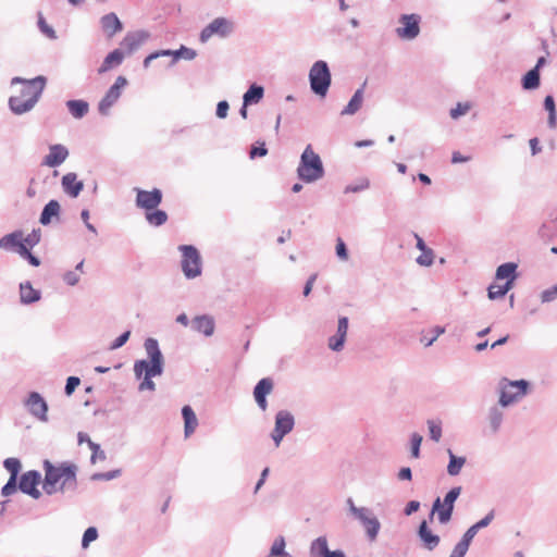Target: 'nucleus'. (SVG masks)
Here are the masks:
<instances>
[{"label": "nucleus", "instance_id": "4be33fe9", "mask_svg": "<svg viewBox=\"0 0 557 557\" xmlns=\"http://www.w3.org/2000/svg\"><path fill=\"white\" fill-rule=\"evenodd\" d=\"M63 191L71 198H77L84 189L83 181L77 180V174L69 172L61 180Z\"/></svg>", "mask_w": 557, "mask_h": 557}, {"label": "nucleus", "instance_id": "680f3d73", "mask_svg": "<svg viewBox=\"0 0 557 557\" xmlns=\"http://www.w3.org/2000/svg\"><path fill=\"white\" fill-rule=\"evenodd\" d=\"M81 384V379L78 376H69L66 379V383H65V387H64V393L66 396H71L75 389L77 388V386Z\"/></svg>", "mask_w": 557, "mask_h": 557}, {"label": "nucleus", "instance_id": "4468645a", "mask_svg": "<svg viewBox=\"0 0 557 557\" xmlns=\"http://www.w3.org/2000/svg\"><path fill=\"white\" fill-rule=\"evenodd\" d=\"M358 513L357 520L364 527L367 536L370 541H374L381 529L379 519L373 515L370 508L356 510Z\"/></svg>", "mask_w": 557, "mask_h": 557}, {"label": "nucleus", "instance_id": "aec40b11", "mask_svg": "<svg viewBox=\"0 0 557 557\" xmlns=\"http://www.w3.org/2000/svg\"><path fill=\"white\" fill-rule=\"evenodd\" d=\"M67 157V148L61 144H54L49 147V153L44 158L42 164L50 168H58Z\"/></svg>", "mask_w": 557, "mask_h": 557}, {"label": "nucleus", "instance_id": "e433bc0d", "mask_svg": "<svg viewBox=\"0 0 557 557\" xmlns=\"http://www.w3.org/2000/svg\"><path fill=\"white\" fill-rule=\"evenodd\" d=\"M495 518V510L492 509L485 517H483L481 520L472 524L465 533L463 536H466L470 542H472L473 537L476 535V533L491 524L493 519Z\"/></svg>", "mask_w": 557, "mask_h": 557}, {"label": "nucleus", "instance_id": "f03ea898", "mask_svg": "<svg viewBox=\"0 0 557 557\" xmlns=\"http://www.w3.org/2000/svg\"><path fill=\"white\" fill-rule=\"evenodd\" d=\"M324 166L318 153L312 149L311 145H307L300 156L297 168V176L305 183L315 182L324 176Z\"/></svg>", "mask_w": 557, "mask_h": 557}, {"label": "nucleus", "instance_id": "7c9ffc66", "mask_svg": "<svg viewBox=\"0 0 557 557\" xmlns=\"http://www.w3.org/2000/svg\"><path fill=\"white\" fill-rule=\"evenodd\" d=\"M366 83L358 88L350 100L348 101L347 106L342 110V115H352L359 111V109L362 106L363 101V90H364Z\"/></svg>", "mask_w": 557, "mask_h": 557}, {"label": "nucleus", "instance_id": "052dcab7", "mask_svg": "<svg viewBox=\"0 0 557 557\" xmlns=\"http://www.w3.org/2000/svg\"><path fill=\"white\" fill-rule=\"evenodd\" d=\"M285 545L286 544L283 536L276 537L271 547L270 555L280 557L285 552Z\"/></svg>", "mask_w": 557, "mask_h": 557}, {"label": "nucleus", "instance_id": "58836bf2", "mask_svg": "<svg viewBox=\"0 0 557 557\" xmlns=\"http://www.w3.org/2000/svg\"><path fill=\"white\" fill-rule=\"evenodd\" d=\"M544 109L548 112L547 125L550 129L557 127V111L555 99L552 95H547L543 101Z\"/></svg>", "mask_w": 557, "mask_h": 557}, {"label": "nucleus", "instance_id": "ea45409f", "mask_svg": "<svg viewBox=\"0 0 557 557\" xmlns=\"http://www.w3.org/2000/svg\"><path fill=\"white\" fill-rule=\"evenodd\" d=\"M147 222L152 226H161L168 221V213L164 210L154 208L145 213Z\"/></svg>", "mask_w": 557, "mask_h": 557}, {"label": "nucleus", "instance_id": "13d9d810", "mask_svg": "<svg viewBox=\"0 0 557 557\" xmlns=\"http://www.w3.org/2000/svg\"><path fill=\"white\" fill-rule=\"evenodd\" d=\"M18 490L17 479L9 478L8 482L1 488V495L4 497L11 496Z\"/></svg>", "mask_w": 557, "mask_h": 557}, {"label": "nucleus", "instance_id": "6e6552de", "mask_svg": "<svg viewBox=\"0 0 557 557\" xmlns=\"http://www.w3.org/2000/svg\"><path fill=\"white\" fill-rule=\"evenodd\" d=\"M295 426V418L288 410H280L275 414L274 429L270 436L275 446L278 447L283 438L289 434Z\"/></svg>", "mask_w": 557, "mask_h": 557}, {"label": "nucleus", "instance_id": "0e129e2a", "mask_svg": "<svg viewBox=\"0 0 557 557\" xmlns=\"http://www.w3.org/2000/svg\"><path fill=\"white\" fill-rule=\"evenodd\" d=\"M335 250H336V256L341 260H347L348 259V248H347L346 244L344 243V240L341 237H338L337 240H336Z\"/></svg>", "mask_w": 557, "mask_h": 557}, {"label": "nucleus", "instance_id": "a211bd4d", "mask_svg": "<svg viewBox=\"0 0 557 557\" xmlns=\"http://www.w3.org/2000/svg\"><path fill=\"white\" fill-rule=\"evenodd\" d=\"M44 83V87L46 86V83H47V78L45 76H36L32 79H26V78H23V77H20V76H15L12 78L11 81V84L12 85H15V84H22L23 85V88L21 89V95L18 97H22V99H27L28 97H30L32 95H34V92L39 88L41 87Z\"/></svg>", "mask_w": 557, "mask_h": 557}, {"label": "nucleus", "instance_id": "774afa93", "mask_svg": "<svg viewBox=\"0 0 557 557\" xmlns=\"http://www.w3.org/2000/svg\"><path fill=\"white\" fill-rule=\"evenodd\" d=\"M230 104L226 100H221L216 104L215 114L219 119H225L227 116Z\"/></svg>", "mask_w": 557, "mask_h": 557}, {"label": "nucleus", "instance_id": "423d86ee", "mask_svg": "<svg viewBox=\"0 0 557 557\" xmlns=\"http://www.w3.org/2000/svg\"><path fill=\"white\" fill-rule=\"evenodd\" d=\"M144 347L147 354V359L136 360L134 366L138 372L146 368L152 369L153 371H164V357L160 349L158 339L153 337H147L144 342Z\"/></svg>", "mask_w": 557, "mask_h": 557}, {"label": "nucleus", "instance_id": "dca6fc26", "mask_svg": "<svg viewBox=\"0 0 557 557\" xmlns=\"http://www.w3.org/2000/svg\"><path fill=\"white\" fill-rule=\"evenodd\" d=\"M150 38V33L145 29H139L135 32H128L123 40L121 41V47L126 49L127 54H132L135 52L143 44H145Z\"/></svg>", "mask_w": 557, "mask_h": 557}, {"label": "nucleus", "instance_id": "4c0bfd02", "mask_svg": "<svg viewBox=\"0 0 557 557\" xmlns=\"http://www.w3.org/2000/svg\"><path fill=\"white\" fill-rule=\"evenodd\" d=\"M449 461L447 465V473L450 476H456L460 473L462 467L466 463V457L463 456H457L453 453V450L449 448L447 449Z\"/></svg>", "mask_w": 557, "mask_h": 557}, {"label": "nucleus", "instance_id": "de8ad7c7", "mask_svg": "<svg viewBox=\"0 0 557 557\" xmlns=\"http://www.w3.org/2000/svg\"><path fill=\"white\" fill-rule=\"evenodd\" d=\"M122 470L121 469H113L107 472H95L91 474L90 480L91 481H111L119 476H121Z\"/></svg>", "mask_w": 557, "mask_h": 557}, {"label": "nucleus", "instance_id": "864d4df0", "mask_svg": "<svg viewBox=\"0 0 557 557\" xmlns=\"http://www.w3.org/2000/svg\"><path fill=\"white\" fill-rule=\"evenodd\" d=\"M98 530L96 527H88L82 537V547L87 548L89 544L98 539Z\"/></svg>", "mask_w": 557, "mask_h": 557}, {"label": "nucleus", "instance_id": "412c9836", "mask_svg": "<svg viewBox=\"0 0 557 557\" xmlns=\"http://www.w3.org/2000/svg\"><path fill=\"white\" fill-rule=\"evenodd\" d=\"M417 535L422 543V546L428 550L435 549L440 544V536L432 532L429 528L428 521L422 520L418 527Z\"/></svg>", "mask_w": 557, "mask_h": 557}, {"label": "nucleus", "instance_id": "393cba45", "mask_svg": "<svg viewBox=\"0 0 557 557\" xmlns=\"http://www.w3.org/2000/svg\"><path fill=\"white\" fill-rule=\"evenodd\" d=\"M518 264L515 262H505L498 265L495 278L496 280H505V283H509L510 287H513L515 281L518 277Z\"/></svg>", "mask_w": 557, "mask_h": 557}, {"label": "nucleus", "instance_id": "c03bdc74", "mask_svg": "<svg viewBox=\"0 0 557 557\" xmlns=\"http://www.w3.org/2000/svg\"><path fill=\"white\" fill-rule=\"evenodd\" d=\"M426 424L430 438L434 442H438L443 433L442 421L440 419H429Z\"/></svg>", "mask_w": 557, "mask_h": 557}, {"label": "nucleus", "instance_id": "20e7f679", "mask_svg": "<svg viewBox=\"0 0 557 557\" xmlns=\"http://www.w3.org/2000/svg\"><path fill=\"white\" fill-rule=\"evenodd\" d=\"M332 83V74L326 61L318 60L309 71L311 91L321 98L326 97Z\"/></svg>", "mask_w": 557, "mask_h": 557}, {"label": "nucleus", "instance_id": "a878e982", "mask_svg": "<svg viewBox=\"0 0 557 557\" xmlns=\"http://www.w3.org/2000/svg\"><path fill=\"white\" fill-rule=\"evenodd\" d=\"M191 327L194 331L205 336H211L214 332L215 323L212 317L202 314L194 318Z\"/></svg>", "mask_w": 557, "mask_h": 557}, {"label": "nucleus", "instance_id": "79ce46f5", "mask_svg": "<svg viewBox=\"0 0 557 557\" xmlns=\"http://www.w3.org/2000/svg\"><path fill=\"white\" fill-rule=\"evenodd\" d=\"M512 287L509 286V283H504L503 285L491 284L487 287V296L491 300L499 299L506 296V294Z\"/></svg>", "mask_w": 557, "mask_h": 557}, {"label": "nucleus", "instance_id": "09e8293b", "mask_svg": "<svg viewBox=\"0 0 557 557\" xmlns=\"http://www.w3.org/2000/svg\"><path fill=\"white\" fill-rule=\"evenodd\" d=\"M88 447L91 449L90 462L92 465L96 463L98 460L103 461L107 459V454L103 449H101L99 444L89 441Z\"/></svg>", "mask_w": 557, "mask_h": 557}, {"label": "nucleus", "instance_id": "a18cd8bd", "mask_svg": "<svg viewBox=\"0 0 557 557\" xmlns=\"http://www.w3.org/2000/svg\"><path fill=\"white\" fill-rule=\"evenodd\" d=\"M3 467L5 468L7 471L10 472V478L17 479L22 468V463L20 459L10 457L4 459Z\"/></svg>", "mask_w": 557, "mask_h": 557}, {"label": "nucleus", "instance_id": "f704fd0d", "mask_svg": "<svg viewBox=\"0 0 557 557\" xmlns=\"http://www.w3.org/2000/svg\"><path fill=\"white\" fill-rule=\"evenodd\" d=\"M263 96L264 88L261 85L253 83L244 94L243 101H245L246 106L257 104L262 100Z\"/></svg>", "mask_w": 557, "mask_h": 557}, {"label": "nucleus", "instance_id": "9d476101", "mask_svg": "<svg viewBox=\"0 0 557 557\" xmlns=\"http://www.w3.org/2000/svg\"><path fill=\"white\" fill-rule=\"evenodd\" d=\"M128 84L125 76H117L113 85L107 90L98 103V112L108 115L110 108L115 104L122 95V89Z\"/></svg>", "mask_w": 557, "mask_h": 557}, {"label": "nucleus", "instance_id": "5fc2aeb1", "mask_svg": "<svg viewBox=\"0 0 557 557\" xmlns=\"http://www.w3.org/2000/svg\"><path fill=\"white\" fill-rule=\"evenodd\" d=\"M38 27L40 29V32L42 34H45L48 38L50 39H55L57 38V33L55 30L53 29L52 26H50L46 20L44 18V16L39 13L38 14Z\"/></svg>", "mask_w": 557, "mask_h": 557}, {"label": "nucleus", "instance_id": "473e14b6", "mask_svg": "<svg viewBox=\"0 0 557 557\" xmlns=\"http://www.w3.org/2000/svg\"><path fill=\"white\" fill-rule=\"evenodd\" d=\"M310 557H331L333 550L329 549L325 536H319L311 542Z\"/></svg>", "mask_w": 557, "mask_h": 557}, {"label": "nucleus", "instance_id": "0eeeda50", "mask_svg": "<svg viewBox=\"0 0 557 557\" xmlns=\"http://www.w3.org/2000/svg\"><path fill=\"white\" fill-rule=\"evenodd\" d=\"M182 271L186 278L191 280L201 274V257L198 249L193 245H181Z\"/></svg>", "mask_w": 557, "mask_h": 557}, {"label": "nucleus", "instance_id": "bf43d9fd", "mask_svg": "<svg viewBox=\"0 0 557 557\" xmlns=\"http://www.w3.org/2000/svg\"><path fill=\"white\" fill-rule=\"evenodd\" d=\"M268 154V148L265 143H258V145H252L249 151L250 159L261 158Z\"/></svg>", "mask_w": 557, "mask_h": 557}, {"label": "nucleus", "instance_id": "72a5a7b5", "mask_svg": "<svg viewBox=\"0 0 557 557\" xmlns=\"http://www.w3.org/2000/svg\"><path fill=\"white\" fill-rule=\"evenodd\" d=\"M69 112L75 119H83L89 111V103L83 99H72L66 101Z\"/></svg>", "mask_w": 557, "mask_h": 557}, {"label": "nucleus", "instance_id": "6ab92c4d", "mask_svg": "<svg viewBox=\"0 0 557 557\" xmlns=\"http://www.w3.org/2000/svg\"><path fill=\"white\" fill-rule=\"evenodd\" d=\"M349 320L347 317H339L336 334L329 338V348L333 351H341L344 348Z\"/></svg>", "mask_w": 557, "mask_h": 557}, {"label": "nucleus", "instance_id": "bb28decb", "mask_svg": "<svg viewBox=\"0 0 557 557\" xmlns=\"http://www.w3.org/2000/svg\"><path fill=\"white\" fill-rule=\"evenodd\" d=\"M100 24L102 30L108 35V37H112L123 29L122 22L113 12L103 15L100 20Z\"/></svg>", "mask_w": 557, "mask_h": 557}, {"label": "nucleus", "instance_id": "6e6d98bb", "mask_svg": "<svg viewBox=\"0 0 557 557\" xmlns=\"http://www.w3.org/2000/svg\"><path fill=\"white\" fill-rule=\"evenodd\" d=\"M40 238H41L40 228H35L25 238H23V243L26 245V247L32 249L33 247H35L36 245L39 244Z\"/></svg>", "mask_w": 557, "mask_h": 557}, {"label": "nucleus", "instance_id": "e2e57ef3", "mask_svg": "<svg viewBox=\"0 0 557 557\" xmlns=\"http://www.w3.org/2000/svg\"><path fill=\"white\" fill-rule=\"evenodd\" d=\"M129 336H131V331H125L123 332L122 334H120L111 344H110V349L111 350H115V349H119L121 348L122 346H124L127 341L129 339Z\"/></svg>", "mask_w": 557, "mask_h": 557}, {"label": "nucleus", "instance_id": "4d7b16f0", "mask_svg": "<svg viewBox=\"0 0 557 557\" xmlns=\"http://www.w3.org/2000/svg\"><path fill=\"white\" fill-rule=\"evenodd\" d=\"M370 186V181L368 178H361L358 184H350L345 187L344 193H359L368 189Z\"/></svg>", "mask_w": 557, "mask_h": 557}, {"label": "nucleus", "instance_id": "69168bd1", "mask_svg": "<svg viewBox=\"0 0 557 557\" xmlns=\"http://www.w3.org/2000/svg\"><path fill=\"white\" fill-rule=\"evenodd\" d=\"M556 298H557V284L547 289H544L541 293L542 302H550V301L555 300Z\"/></svg>", "mask_w": 557, "mask_h": 557}, {"label": "nucleus", "instance_id": "5701e85b", "mask_svg": "<svg viewBox=\"0 0 557 557\" xmlns=\"http://www.w3.org/2000/svg\"><path fill=\"white\" fill-rule=\"evenodd\" d=\"M163 372L164 371H160V370L153 371L152 369H148V368H146L145 370H141L140 372H138L137 369H136V366H134L135 377L138 379V380L143 377V381L138 385V389L140 392L146 391V389L154 391L156 389V384L152 381V379L156 377V376L162 375Z\"/></svg>", "mask_w": 557, "mask_h": 557}, {"label": "nucleus", "instance_id": "8fccbe9b", "mask_svg": "<svg viewBox=\"0 0 557 557\" xmlns=\"http://www.w3.org/2000/svg\"><path fill=\"white\" fill-rule=\"evenodd\" d=\"M422 441H423V437L419 433L414 432L411 434V436H410V455L412 458L420 457V453H421L420 447H421Z\"/></svg>", "mask_w": 557, "mask_h": 557}, {"label": "nucleus", "instance_id": "49530a36", "mask_svg": "<svg viewBox=\"0 0 557 557\" xmlns=\"http://www.w3.org/2000/svg\"><path fill=\"white\" fill-rule=\"evenodd\" d=\"M471 542L462 535L461 540L455 545L449 557H465Z\"/></svg>", "mask_w": 557, "mask_h": 557}, {"label": "nucleus", "instance_id": "7ed1b4c3", "mask_svg": "<svg viewBox=\"0 0 557 557\" xmlns=\"http://www.w3.org/2000/svg\"><path fill=\"white\" fill-rule=\"evenodd\" d=\"M529 388L530 383L524 379L511 381L507 377H502L498 382V405L506 408L518 403L528 394Z\"/></svg>", "mask_w": 557, "mask_h": 557}, {"label": "nucleus", "instance_id": "b1692460", "mask_svg": "<svg viewBox=\"0 0 557 557\" xmlns=\"http://www.w3.org/2000/svg\"><path fill=\"white\" fill-rule=\"evenodd\" d=\"M61 214V206L58 200L51 199L49 200L42 208V211L39 216V223L44 226H47L52 223V220L55 219L59 221Z\"/></svg>", "mask_w": 557, "mask_h": 557}, {"label": "nucleus", "instance_id": "c9c22d12", "mask_svg": "<svg viewBox=\"0 0 557 557\" xmlns=\"http://www.w3.org/2000/svg\"><path fill=\"white\" fill-rule=\"evenodd\" d=\"M541 85V73L536 69L529 70L521 78V87L523 90H535Z\"/></svg>", "mask_w": 557, "mask_h": 557}, {"label": "nucleus", "instance_id": "3c124183", "mask_svg": "<svg viewBox=\"0 0 557 557\" xmlns=\"http://www.w3.org/2000/svg\"><path fill=\"white\" fill-rule=\"evenodd\" d=\"M18 255L25 260H27V262L33 267L37 268L41 264L40 259L37 256L33 255L30 252V249L26 247V245H21L18 249Z\"/></svg>", "mask_w": 557, "mask_h": 557}, {"label": "nucleus", "instance_id": "cd10ccee", "mask_svg": "<svg viewBox=\"0 0 557 557\" xmlns=\"http://www.w3.org/2000/svg\"><path fill=\"white\" fill-rule=\"evenodd\" d=\"M123 60L124 52L121 49H114L113 51L107 54V57L104 58V60L98 69V73L103 74L110 71L111 69L121 65Z\"/></svg>", "mask_w": 557, "mask_h": 557}, {"label": "nucleus", "instance_id": "ddd939ff", "mask_svg": "<svg viewBox=\"0 0 557 557\" xmlns=\"http://www.w3.org/2000/svg\"><path fill=\"white\" fill-rule=\"evenodd\" d=\"M401 27L396 29L397 35L404 39H413L420 33L421 16L418 14H403L399 18Z\"/></svg>", "mask_w": 557, "mask_h": 557}, {"label": "nucleus", "instance_id": "39448f33", "mask_svg": "<svg viewBox=\"0 0 557 557\" xmlns=\"http://www.w3.org/2000/svg\"><path fill=\"white\" fill-rule=\"evenodd\" d=\"M462 491L461 486L451 487L444 496V499L441 500L440 497L435 498L432 505V510L430 513V519H433L434 513H437V519L441 524H446L450 521L455 503L460 496Z\"/></svg>", "mask_w": 557, "mask_h": 557}, {"label": "nucleus", "instance_id": "f8f14e48", "mask_svg": "<svg viewBox=\"0 0 557 557\" xmlns=\"http://www.w3.org/2000/svg\"><path fill=\"white\" fill-rule=\"evenodd\" d=\"M24 406L28 412L42 422L48 421V404L38 392H30L24 400Z\"/></svg>", "mask_w": 557, "mask_h": 557}, {"label": "nucleus", "instance_id": "2eb2a0df", "mask_svg": "<svg viewBox=\"0 0 557 557\" xmlns=\"http://www.w3.org/2000/svg\"><path fill=\"white\" fill-rule=\"evenodd\" d=\"M162 202V191L159 188L152 190L137 189L136 205L137 207L149 211L157 208Z\"/></svg>", "mask_w": 557, "mask_h": 557}, {"label": "nucleus", "instance_id": "37998d69", "mask_svg": "<svg viewBox=\"0 0 557 557\" xmlns=\"http://www.w3.org/2000/svg\"><path fill=\"white\" fill-rule=\"evenodd\" d=\"M197 55L196 50L182 45L178 49L173 50V59L171 64L176 63L178 60H194Z\"/></svg>", "mask_w": 557, "mask_h": 557}, {"label": "nucleus", "instance_id": "9b49d317", "mask_svg": "<svg viewBox=\"0 0 557 557\" xmlns=\"http://www.w3.org/2000/svg\"><path fill=\"white\" fill-rule=\"evenodd\" d=\"M42 92H44V84L41 85V87H39L34 92V95H32L27 99H22V97L11 96L8 101L9 108L14 114L22 115V114L30 111L36 106V103L39 101Z\"/></svg>", "mask_w": 557, "mask_h": 557}, {"label": "nucleus", "instance_id": "2f4dec72", "mask_svg": "<svg viewBox=\"0 0 557 557\" xmlns=\"http://www.w3.org/2000/svg\"><path fill=\"white\" fill-rule=\"evenodd\" d=\"M21 245H25L22 231H14L0 238L1 249H15L18 252Z\"/></svg>", "mask_w": 557, "mask_h": 557}, {"label": "nucleus", "instance_id": "603ef678", "mask_svg": "<svg viewBox=\"0 0 557 557\" xmlns=\"http://www.w3.org/2000/svg\"><path fill=\"white\" fill-rule=\"evenodd\" d=\"M434 251L431 248L421 251V255L417 257L416 262L421 267H431L434 262Z\"/></svg>", "mask_w": 557, "mask_h": 557}, {"label": "nucleus", "instance_id": "338daca9", "mask_svg": "<svg viewBox=\"0 0 557 557\" xmlns=\"http://www.w3.org/2000/svg\"><path fill=\"white\" fill-rule=\"evenodd\" d=\"M470 109V106L468 103H458L455 108H453L449 112L450 116L453 119H458L461 115L466 114Z\"/></svg>", "mask_w": 557, "mask_h": 557}, {"label": "nucleus", "instance_id": "a19ab883", "mask_svg": "<svg viewBox=\"0 0 557 557\" xmlns=\"http://www.w3.org/2000/svg\"><path fill=\"white\" fill-rule=\"evenodd\" d=\"M504 413L498 406H492L488 410V421L493 433H497L502 426Z\"/></svg>", "mask_w": 557, "mask_h": 557}, {"label": "nucleus", "instance_id": "c85d7f7f", "mask_svg": "<svg viewBox=\"0 0 557 557\" xmlns=\"http://www.w3.org/2000/svg\"><path fill=\"white\" fill-rule=\"evenodd\" d=\"M21 302L24 305H32L41 298V293L33 288L30 282L26 281L20 284Z\"/></svg>", "mask_w": 557, "mask_h": 557}, {"label": "nucleus", "instance_id": "1a4fd4ad", "mask_svg": "<svg viewBox=\"0 0 557 557\" xmlns=\"http://www.w3.org/2000/svg\"><path fill=\"white\" fill-rule=\"evenodd\" d=\"M234 23L226 17H216L200 32L199 39L207 42L213 35L226 38L234 32Z\"/></svg>", "mask_w": 557, "mask_h": 557}, {"label": "nucleus", "instance_id": "f3484780", "mask_svg": "<svg viewBox=\"0 0 557 557\" xmlns=\"http://www.w3.org/2000/svg\"><path fill=\"white\" fill-rule=\"evenodd\" d=\"M273 386L274 382L271 377H263L253 387V398L262 411L268 408L267 396L272 392Z\"/></svg>", "mask_w": 557, "mask_h": 557}, {"label": "nucleus", "instance_id": "c756f323", "mask_svg": "<svg viewBox=\"0 0 557 557\" xmlns=\"http://www.w3.org/2000/svg\"><path fill=\"white\" fill-rule=\"evenodd\" d=\"M182 417H183L184 423H185L184 434H185V437H188L195 432V430L198 425V420H197L196 413L194 412L193 408L189 405H185L182 408Z\"/></svg>", "mask_w": 557, "mask_h": 557}, {"label": "nucleus", "instance_id": "f257e3e1", "mask_svg": "<svg viewBox=\"0 0 557 557\" xmlns=\"http://www.w3.org/2000/svg\"><path fill=\"white\" fill-rule=\"evenodd\" d=\"M45 472L44 479L38 470H28L24 472L18 483V490L34 499L41 497L38 485L42 483L44 492L51 496L57 493H76L78 490V467L72 461H61L57 465L49 459L42 461Z\"/></svg>", "mask_w": 557, "mask_h": 557}]
</instances>
